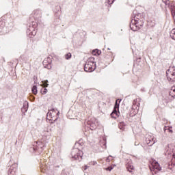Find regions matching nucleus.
Wrapping results in <instances>:
<instances>
[{
  "instance_id": "f257e3e1",
  "label": "nucleus",
  "mask_w": 175,
  "mask_h": 175,
  "mask_svg": "<svg viewBox=\"0 0 175 175\" xmlns=\"http://www.w3.org/2000/svg\"><path fill=\"white\" fill-rule=\"evenodd\" d=\"M143 25H144V18L142 16V14H138L131 20L130 28L132 31H139Z\"/></svg>"
},
{
  "instance_id": "f03ea898",
  "label": "nucleus",
  "mask_w": 175,
  "mask_h": 175,
  "mask_svg": "<svg viewBox=\"0 0 175 175\" xmlns=\"http://www.w3.org/2000/svg\"><path fill=\"white\" fill-rule=\"evenodd\" d=\"M96 69V64H95V58L93 57H89L86 64H85V72H94Z\"/></svg>"
},
{
  "instance_id": "7ed1b4c3",
  "label": "nucleus",
  "mask_w": 175,
  "mask_h": 175,
  "mask_svg": "<svg viewBox=\"0 0 175 175\" xmlns=\"http://www.w3.org/2000/svg\"><path fill=\"white\" fill-rule=\"evenodd\" d=\"M150 164L149 165L150 170L152 174H157L162 170V167L159 165V163L155 160L150 161Z\"/></svg>"
},
{
  "instance_id": "20e7f679",
  "label": "nucleus",
  "mask_w": 175,
  "mask_h": 175,
  "mask_svg": "<svg viewBox=\"0 0 175 175\" xmlns=\"http://www.w3.org/2000/svg\"><path fill=\"white\" fill-rule=\"evenodd\" d=\"M168 148H170V152H168V154L172 155L171 162H170L168 164V169H170V170H172L175 166V146L168 145Z\"/></svg>"
},
{
  "instance_id": "39448f33",
  "label": "nucleus",
  "mask_w": 175,
  "mask_h": 175,
  "mask_svg": "<svg viewBox=\"0 0 175 175\" xmlns=\"http://www.w3.org/2000/svg\"><path fill=\"white\" fill-rule=\"evenodd\" d=\"M58 114H59V111L57 109H51L49 111L46 115V120L49 121H57L58 119Z\"/></svg>"
},
{
  "instance_id": "423d86ee",
  "label": "nucleus",
  "mask_w": 175,
  "mask_h": 175,
  "mask_svg": "<svg viewBox=\"0 0 175 175\" xmlns=\"http://www.w3.org/2000/svg\"><path fill=\"white\" fill-rule=\"evenodd\" d=\"M121 103V99H118L116 101L115 105H114V108H113V111H112V113H111V117L112 118H114L116 120V118H118V117H120V103Z\"/></svg>"
},
{
  "instance_id": "0eeeda50",
  "label": "nucleus",
  "mask_w": 175,
  "mask_h": 175,
  "mask_svg": "<svg viewBox=\"0 0 175 175\" xmlns=\"http://www.w3.org/2000/svg\"><path fill=\"white\" fill-rule=\"evenodd\" d=\"M167 79L168 81H175V69L173 67L170 68L166 71Z\"/></svg>"
},
{
  "instance_id": "6e6552de",
  "label": "nucleus",
  "mask_w": 175,
  "mask_h": 175,
  "mask_svg": "<svg viewBox=\"0 0 175 175\" xmlns=\"http://www.w3.org/2000/svg\"><path fill=\"white\" fill-rule=\"evenodd\" d=\"M162 1L165 3V5H168V8H170L172 16L175 21V3L169 0H162Z\"/></svg>"
},
{
  "instance_id": "1a4fd4ad",
  "label": "nucleus",
  "mask_w": 175,
  "mask_h": 175,
  "mask_svg": "<svg viewBox=\"0 0 175 175\" xmlns=\"http://www.w3.org/2000/svg\"><path fill=\"white\" fill-rule=\"evenodd\" d=\"M71 155L74 159H76V160L81 159L83 157V152L79 150L78 148H75L72 150Z\"/></svg>"
},
{
  "instance_id": "9d476101",
  "label": "nucleus",
  "mask_w": 175,
  "mask_h": 175,
  "mask_svg": "<svg viewBox=\"0 0 175 175\" xmlns=\"http://www.w3.org/2000/svg\"><path fill=\"white\" fill-rule=\"evenodd\" d=\"M155 142H157V138L152 135H148L146 138V143L148 146H152Z\"/></svg>"
},
{
  "instance_id": "9b49d317",
  "label": "nucleus",
  "mask_w": 175,
  "mask_h": 175,
  "mask_svg": "<svg viewBox=\"0 0 175 175\" xmlns=\"http://www.w3.org/2000/svg\"><path fill=\"white\" fill-rule=\"evenodd\" d=\"M103 60L105 61V62H111L113 61V52H107L104 55Z\"/></svg>"
},
{
  "instance_id": "f8f14e48",
  "label": "nucleus",
  "mask_w": 175,
  "mask_h": 175,
  "mask_svg": "<svg viewBox=\"0 0 175 175\" xmlns=\"http://www.w3.org/2000/svg\"><path fill=\"white\" fill-rule=\"evenodd\" d=\"M126 169L130 173H133V172H135V167H133V165L131 163H129L126 165Z\"/></svg>"
},
{
  "instance_id": "ddd939ff",
  "label": "nucleus",
  "mask_w": 175,
  "mask_h": 175,
  "mask_svg": "<svg viewBox=\"0 0 175 175\" xmlns=\"http://www.w3.org/2000/svg\"><path fill=\"white\" fill-rule=\"evenodd\" d=\"M42 64L43 65H45V66L50 65L51 64V60L50 57H47L44 59V61L42 62Z\"/></svg>"
},
{
  "instance_id": "4468645a",
  "label": "nucleus",
  "mask_w": 175,
  "mask_h": 175,
  "mask_svg": "<svg viewBox=\"0 0 175 175\" xmlns=\"http://www.w3.org/2000/svg\"><path fill=\"white\" fill-rule=\"evenodd\" d=\"M102 54V51L99 49H94L92 51L93 55H100Z\"/></svg>"
},
{
  "instance_id": "2eb2a0df",
  "label": "nucleus",
  "mask_w": 175,
  "mask_h": 175,
  "mask_svg": "<svg viewBox=\"0 0 175 175\" xmlns=\"http://www.w3.org/2000/svg\"><path fill=\"white\" fill-rule=\"evenodd\" d=\"M170 95L172 98H174V96H175V86L172 87V88L170 89Z\"/></svg>"
},
{
  "instance_id": "dca6fc26",
  "label": "nucleus",
  "mask_w": 175,
  "mask_h": 175,
  "mask_svg": "<svg viewBox=\"0 0 175 175\" xmlns=\"http://www.w3.org/2000/svg\"><path fill=\"white\" fill-rule=\"evenodd\" d=\"M170 36H171L172 39H173L174 40H175V29H173L170 31Z\"/></svg>"
},
{
  "instance_id": "f3484780",
  "label": "nucleus",
  "mask_w": 175,
  "mask_h": 175,
  "mask_svg": "<svg viewBox=\"0 0 175 175\" xmlns=\"http://www.w3.org/2000/svg\"><path fill=\"white\" fill-rule=\"evenodd\" d=\"M31 91L34 95H36L38 94V88L36 86H33Z\"/></svg>"
},
{
  "instance_id": "a211bd4d",
  "label": "nucleus",
  "mask_w": 175,
  "mask_h": 175,
  "mask_svg": "<svg viewBox=\"0 0 175 175\" xmlns=\"http://www.w3.org/2000/svg\"><path fill=\"white\" fill-rule=\"evenodd\" d=\"M113 161H114V157H113L112 156H109L106 159V162H113Z\"/></svg>"
},
{
  "instance_id": "6ab92c4d",
  "label": "nucleus",
  "mask_w": 175,
  "mask_h": 175,
  "mask_svg": "<svg viewBox=\"0 0 175 175\" xmlns=\"http://www.w3.org/2000/svg\"><path fill=\"white\" fill-rule=\"evenodd\" d=\"M90 129L92 131H94V129H96V124H95V123H92L90 124Z\"/></svg>"
},
{
  "instance_id": "aec40b11",
  "label": "nucleus",
  "mask_w": 175,
  "mask_h": 175,
  "mask_svg": "<svg viewBox=\"0 0 175 175\" xmlns=\"http://www.w3.org/2000/svg\"><path fill=\"white\" fill-rule=\"evenodd\" d=\"M66 59H70L72 58V53H68L65 55Z\"/></svg>"
},
{
  "instance_id": "412c9836",
  "label": "nucleus",
  "mask_w": 175,
  "mask_h": 175,
  "mask_svg": "<svg viewBox=\"0 0 175 175\" xmlns=\"http://www.w3.org/2000/svg\"><path fill=\"white\" fill-rule=\"evenodd\" d=\"M164 131H165V132H166V131H167L168 132H170V133H173V130H172V128H170V127H165V129H164Z\"/></svg>"
},
{
  "instance_id": "4be33fe9",
  "label": "nucleus",
  "mask_w": 175,
  "mask_h": 175,
  "mask_svg": "<svg viewBox=\"0 0 175 175\" xmlns=\"http://www.w3.org/2000/svg\"><path fill=\"white\" fill-rule=\"evenodd\" d=\"M41 93L42 94V95H44L46 94H47V89L46 88H43L41 90Z\"/></svg>"
},
{
  "instance_id": "5701e85b",
  "label": "nucleus",
  "mask_w": 175,
  "mask_h": 175,
  "mask_svg": "<svg viewBox=\"0 0 175 175\" xmlns=\"http://www.w3.org/2000/svg\"><path fill=\"white\" fill-rule=\"evenodd\" d=\"M115 1H116V0H108V3H109V5L113 4V3Z\"/></svg>"
},
{
  "instance_id": "b1692460",
  "label": "nucleus",
  "mask_w": 175,
  "mask_h": 175,
  "mask_svg": "<svg viewBox=\"0 0 175 175\" xmlns=\"http://www.w3.org/2000/svg\"><path fill=\"white\" fill-rule=\"evenodd\" d=\"M47 82L48 81H46V82L43 83V87H44V88H46V87H49V85H48Z\"/></svg>"
},
{
  "instance_id": "393cba45",
  "label": "nucleus",
  "mask_w": 175,
  "mask_h": 175,
  "mask_svg": "<svg viewBox=\"0 0 175 175\" xmlns=\"http://www.w3.org/2000/svg\"><path fill=\"white\" fill-rule=\"evenodd\" d=\"M89 165H96V161H92V162L89 163Z\"/></svg>"
},
{
  "instance_id": "a878e982",
  "label": "nucleus",
  "mask_w": 175,
  "mask_h": 175,
  "mask_svg": "<svg viewBox=\"0 0 175 175\" xmlns=\"http://www.w3.org/2000/svg\"><path fill=\"white\" fill-rule=\"evenodd\" d=\"M106 170H109V172H111V170H113V167H108L106 168Z\"/></svg>"
},
{
  "instance_id": "bb28decb",
  "label": "nucleus",
  "mask_w": 175,
  "mask_h": 175,
  "mask_svg": "<svg viewBox=\"0 0 175 175\" xmlns=\"http://www.w3.org/2000/svg\"><path fill=\"white\" fill-rule=\"evenodd\" d=\"M83 170H85L86 169H88V166L85 165L83 167Z\"/></svg>"
},
{
  "instance_id": "cd10ccee",
  "label": "nucleus",
  "mask_w": 175,
  "mask_h": 175,
  "mask_svg": "<svg viewBox=\"0 0 175 175\" xmlns=\"http://www.w3.org/2000/svg\"><path fill=\"white\" fill-rule=\"evenodd\" d=\"M35 35H36V33H34V34H33V36H35Z\"/></svg>"
},
{
  "instance_id": "c85d7f7f",
  "label": "nucleus",
  "mask_w": 175,
  "mask_h": 175,
  "mask_svg": "<svg viewBox=\"0 0 175 175\" xmlns=\"http://www.w3.org/2000/svg\"><path fill=\"white\" fill-rule=\"evenodd\" d=\"M122 124L124 125V123H120V125H122Z\"/></svg>"
},
{
  "instance_id": "c756f323",
  "label": "nucleus",
  "mask_w": 175,
  "mask_h": 175,
  "mask_svg": "<svg viewBox=\"0 0 175 175\" xmlns=\"http://www.w3.org/2000/svg\"><path fill=\"white\" fill-rule=\"evenodd\" d=\"M108 50H110V49L108 48Z\"/></svg>"
},
{
  "instance_id": "7c9ffc66",
  "label": "nucleus",
  "mask_w": 175,
  "mask_h": 175,
  "mask_svg": "<svg viewBox=\"0 0 175 175\" xmlns=\"http://www.w3.org/2000/svg\"><path fill=\"white\" fill-rule=\"evenodd\" d=\"M30 38H32V36H30Z\"/></svg>"
}]
</instances>
